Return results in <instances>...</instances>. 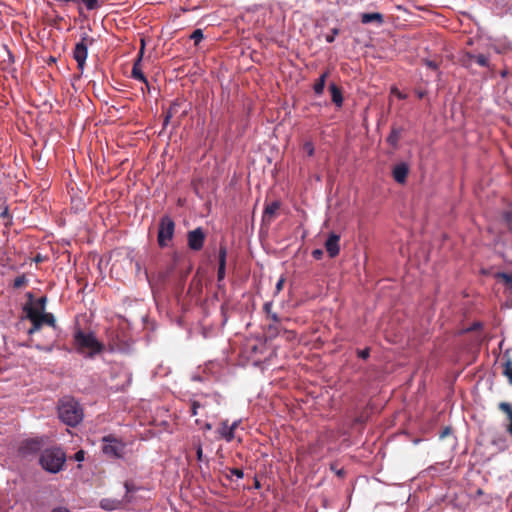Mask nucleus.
I'll use <instances>...</instances> for the list:
<instances>
[{
    "mask_svg": "<svg viewBox=\"0 0 512 512\" xmlns=\"http://www.w3.org/2000/svg\"><path fill=\"white\" fill-rule=\"evenodd\" d=\"M303 150L307 153L308 156H313L315 151L313 143L311 141H306L303 144Z\"/></svg>",
    "mask_w": 512,
    "mask_h": 512,
    "instance_id": "obj_30",
    "label": "nucleus"
},
{
    "mask_svg": "<svg viewBox=\"0 0 512 512\" xmlns=\"http://www.w3.org/2000/svg\"><path fill=\"white\" fill-rule=\"evenodd\" d=\"M226 256H227L226 247L224 245H220L219 255H218L219 266H218V271H217V280H218V282L223 281L224 278H225V274H226Z\"/></svg>",
    "mask_w": 512,
    "mask_h": 512,
    "instance_id": "obj_15",
    "label": "nucleus"
},
{
    "mask_svg": "<svg viewBox=\"0 0 512 512\" xmlns=\"http://www.w3.org/2000/svg\"><path fill=\"white\" fill-rule=\"evenodd\" d=\"M425 64L433 70H436L438 68V64L432 60H425Z\"/></svg>",
    "mask_w": 512,
    "mask_h": 512,
    "instance_id": "obj_43",
    "label": "nucleus"
},
{
    "mask_svg": "<svg viewBox=\"0 0 512 512\" xmlns=\"http://www.w3.org/2000/svg\"><path fill=\"white\" fill-rule=\"evenodd\" d=\"M201 407V404L198 401H192L190 407V413L192 416L197 415V410Z\"/></svg>",
    "mask_w": 512,
    "mask_h": 512,
    "instance_id": "obj_33",
    "label": "nucleus"
},
{
    "mask_svg": "<svg viewBox=\"0 0 512 512\" xmlns=\"http://www.w3.org/2000/svg\"><path fill=\"white\" fill-rule=\"evenodd\" d=\"M312 256L316 260H320L323 256V251L321 249H315L312 251Z\"/></svg>",
    "mask_w": 512,
    "mask_h": 512,
    "instance_id": "obj_39",
    "label": "nucleus"
},
{
    "mask_svg": "<svg viewBox=\"0 0 512 512\" xmlns=\"http://www.w3.org/2000/svg\"><path fill=\"white\" fill-rule=\"evenodd\" d=\"M461 62L463 64V66H465L467 68L471 67V65L474 62L481 67H487V68L490 67L489 57L485 54H473L471 52H466L463 55Z\"/></svg>",
    "mask_w": 512,
    "mask_h": 512,
    "instance_id": "obj_8",
    "label": "nucleus"
},
{
    "mask_svg": "<svg viewBox=\"0 0 512 512\" xmlns=\"http://www.w3.org/2000/svg\"><path fill=\"white\" fill-rule=\"evenodd\" d=\"M136 268L137 270H140V264L138 262L136 263Z\"/></svg>",
    "mask_w": 512,
    "mask_h": 512,
    "instance_id": "obj_53",
    "label": "nucleus"
},
{
    "mask_svg": "<svg viewBox=\"0 0 512 512\" xmlns=\"http://www.w3.org/2000/svg\"><path fill=\"white\" fill-rule=\"evenodd\" d=\"M196 456H197L198 461L203 460V449H202L201 444H198L196 447Z\"/></svg>",
    "mask_w": 512,
    "mask_h": 512,
    "instance_id": "obj_37",
    "label": "nucleus"
},
{
    "mask_svg": "<svg viewBox=\"0 0 512 512\" xmlns=\"http://www.w3.org/2000/svg\"><path fill=\"white\" fill-rule=\"evenodd\" d=\"M329 91L331 93V100L337 106L341 107L343 105V96L341 89L334 83L329 85Z\"/></svg>",
    "mask_w": 512,
    "mask_h": 512,
    "instance_id": "obj_18",
    "label": "nucleus"
},
{
    "mask_svg": "<svg viewBox=\"0 0 512 512\" xmlns=\"http://www.w3.org/2000/svg\"><path fill=\"white\" fill-rule=\"evenodd\" d=\"M37 318L39 319V321L42 322V324H46L54 329L57 328V325H56V320H55V317L52 313H43V314H38L37 313Z\"/></svg>",
    "mask_w": 512,
    "mask_h": 512,
    "instance_id": "obj_22",
    "label": "nucleus"
},
{
    "mask_svg": "<svg viewBox=\"0 0 512 512\" xmlns=\"http://www.w3.org/2000/svg\"><path fill=\"white\" fill-rule=\"evenodd\" d=\"M331 469H332L333 471H335V473H336L338 476H341V477H342V476L345 474V472H344V470H343V469L336 470V469H335V467H334L333 465L331 466Z\"/></svg>",
    "mask_w": 512,
    "mask_h": 512,
    "instance_id": "obj_47",
    "label": "nucleus"
},
{
    "mask_svg": "<svg viewBox=\"0 0 512 512\" xmlns=\"http://www.w3.org/2000/svg\"><path fill=\"white\" fill-rule=\"evenodd\" d=\"M272 302H266L264 304V311L266 312L267 314V317L270 318L273 322L275 323H279L280 322V318L278 317V315L276 313H274L271 309H272Z\"/></svg>",
    "mask_w": 512,
    "mask_h": 512,
    "instance_id": "obj_26",
    "label": "nucleus"
},
{
    "mask_svg": "<svg viewBox=\"0 0 512 512\" xmlns=\"http://www.w3.org/2000/svg\"><path fill=\"white\" fill-rule=\"evenodd\" d=\"M94 39L89 37L86 33L81 36L80 42L75 45L73 50V57L77 62L78 69L82 72L88 56V46L92 45Z\"/></svg>",
    "mask_w": 512,
    "mask_h": 512,
    "instance_id": "obj_6",
    "label": "nucleus"
},
{
    "mask_svg": "<svg viewBox=\"0 0 512 512\" xmlns=\"http://www.w3.org/2000/svg\"><path fill=\"white\" fill-rule=\"evenodd\" d=\"M26 297H27V299H28L27 303L34 304V302H35V301H34V296H33V294H32L31 292H28V293L26 294Z\"/></svg>",
    "mask_w": 512,
    "mask_h": 512,
    "instance_id": "obj_46",
    "label": "nucleus"
},
{
    "mask_svg": "<svg viewBox=\"0 0 512 512\" xmlns=\"http://www.w3.org/2000/svg\"><path fill=\"white\" fill-rule=\"evenodd\" d=\"M73 342L76 351L87 358H94L95 355L102 353L105 348L104 344L97 340L94 333H86L80 328L75 330Z\"/></svg>",
    "mask_w": 512,
    "mask_h": 512,
    "instance_id": "obj_1",
    "label": "nucleus"
},
{
    "mask_svg": "<svg viewBox=\"0 0 512 512\" xmlns=\"http://www.w3.org/2000/svg\"><path fill=\"white\" fill-rule=\"evenodd\" d=\"M231 475L236 476L239 479H242L244 477V472L242 469L239 468H230L229 469Z\"/></svg>",
    "mask_w": 512,
    "mask_h": 512,
    "instance_id": "obj_34",
    "label": "nucleus"
},
{
    "mask_svg": "<svg viewBox=\"0 0 512 512\" xmlns=\"http://www.w3.org/2000/svg\"><path fill=\"white\" fill-rule=\"evenodd\" d=\"M47 297L46 296H42L40 297L39 299H37L34 304H31V303H26L23 307V310L26 314L29 313V311H34L36 314H43L45 312V309H46V304H47Z\"/></svg>",
    "mask_w": 512,
    "mask_h": 512,
    "instance_id": "obj_14",
    "label": "nucleus"
},
{
    "mask_svg": "<svg viewBox=\"0 0 512 512\" xmlns=\"http://www.w3.org/2000/svg\"><path fill=\"white\" fill-rule=\"evenodd\" d=\"M278 324L279 323H275L273 322V324H269L268 327H267V334L270 336V337H275L279 334V327H278Z\"/></svg>",
    "mask_w": 512,
    "mask_h": 512,
    "instance_id": "obj_28",
    "label": "nucleus"
},
{
    "mask_svg": "<svg viewBox=\"0 0 512 512\" xmlns=\"http://www.w3.org/2000/svg\"><path fill=\"white\" fill-rule=\"evenodd\" d=\"M43 446L41 439H28L24 441L20 447V451L24 454H33L38 452Z\"/></svg>",
    "mask_w": 512,
    "mask_h": 512,
    "instance_id": "obj_13",
    "label": "nucleus"
},
{
    "mask_svg": "<svg viewBox=\"0 0 512 512\" xmlns=\"http://www.w3.org/2000/svg\"><path fill=\"white\" fill-rule=\"evenodd\" d=\"M190 38L194 40L195 45H198L199 42L204 38L203 32L201 29H196L191 34Z\"/></svg>",
    "mask_w": 512,
    "mask_h": 512,
    "instance_id": "obj_29",
    "label": "nucleus"
},
{
    "mask_svg": "<svg viewBox=\"0 0 512 512\" xmlns=\"http://www.w3.org/2000/svg\"><path fill=\"white\" fill-rule=\"evenodd\" d=\"M35 261H36V262H39V261H40V258H39V257H36Z\"/></svg>",
    "mask_w": 512,
    "mask_h": 512,
    "instance_id": "obj_57",
    "label": "nucleus"
},
{
    "mask_svg": "<svg viewBox=\"0 0 512 512\" xmlns=\"http://www.w3.org/2000/svg\"><path fill=\"white\" fill-rule=\"evenodd\" d=\"M101 507H102L103 509H105V510H112V509H114V507H113V506L109 505L108 500H103V501L101 502Z\"/></svg>",
    "mask_w": 512,
    "mask_h": 512,
    "instance_id": "obj_44",
    "label": "nucleus"
},
{
    "mask_svg": "<svg viewBox=\"0 0 512 512\" xmlns=\"http://www.w3.org/2000/svg\"><path fill=\"white\" fill-rule=\"evenodd\" d=\"M403 129L401 127L393 126L391 131L386 139L387 143L391 145L393 148L398 147L399 140L401 138Z\"/></svg>",
    "mask_w": 512,
    "mask_h": 512,
    "instance_id": "obj_17",
    "label": "nucleus"
},
{
    "mask_svg": "<svg viewBox=\"0 0 512 512\" xmlns=\"http://www.w3.org/2000/svg\"><path fill=\"white\" fill-rule=\"evenodd\" d=\"M447 433H448V429H446V430L444 431V433H443L442 437H443L445 434H447Z\"/></svg>",
    "mask_w": 512,
    "mask_h": 512,
    "instance_id": "obj_55",
    "label": "nucleus"
},
{
    "mask_svg": "<svg viewBox=\"0 0 512 512\" xmlns=\"http://www.w3.org/2000/svg\"><path fill=\"white\" fill-rule=\"evenodd\" d=\"M65 461L66 454L59 447L47 448L40 456L42 468L50 473H58L62 470Z\"/></svg>",
    "mask_w": 512,
    "mask_h": 512,
    "instance_id": "obj_3",
    "label": "nucleus"
},
{
    "mask_svg": "<svg viewBox=\"0 0 512 512\" xmlns=\"http://www.w3.org/2000/svg\"><path fill=\"white\" fill-rule=\"evenodd\" d=\"M206 235L201 227H198L187 234L188 247L193 251L203 248Z\"/></svg>",
    "mask_w": 512,
    "mask_h": 512,
    "instance_id": "obj_7",
    "label": "nucleus"
},
{
    "mask_svg": "<svg viewBox=\"0 0 512 512\" xmlns=\"http://www.w3.org/2000/svg\"><path fill=\"white\" fill-rule=\"evenodd\" d=\"M285 279L281 277L276 284V293H279L283 289Z\"/></svg>",
    "mask_w": 512,
    "mask_h": 512,
    "instance_id": "obj_42",
    "label": "nucleus"
},
{
    "mask_svg": "<svg viewBox=\"0 0 512 512\" xmlns=\"http://www.w3.org/2000/svg\"><path fill=\"white\" fill-rule=\"evenodd\" d=\"M498 277L501 278L506 284L512 285V274L499 273Z\"/></svg>",
    "mask_w": 512,
    "mask_h": 512,
    "instance_id": "obj_32",
    "label": "nucleus"
},
{
    "mask_svg": "<svg viewBox=\"0 0 512 512\" xmlns=\"http://www.w3.org/2000/svg\"><path fill=\"white\" fill-rule=\"evenodd\" d=\"M280 206V201H273L266 204L262 215V222L266 225H270L275 219Z\"/></svg>",
    "mask_w": 512,
    "mask_h": 512,
    "instance_id": "obj_11",
    "label": "nucleus"
},
{
    "mask_svg": "<svg viewBox=\"0 0 512 512\" xmlns=\"http://www.w3.org/2000/svg\"><path fill=\"white\" fill-rule=\"evenodd\" d=\"M145 90H147L149 92L150 91V87L148 88L147 86H145Z\"/></svg>",
    "mask_w": 512,
    "mask_h": 512,
    "instance_id": "obj_56",
    "label": "nucleus"
},
{
    "mask_svg": "<svg viewBox=\"0 0 512 512\" xmlns=\"http://www.w3.org/2000/svg\"><path fill=\"white\" fill-rule=\"evenodd\" d=\"M505 362L503 363V374L508 378L512 385V359L508 357V353L504 354Z\"/></svg>",
    "mask_w": 512,
    "mask_h": 512,
    "instance_id": "obj_23",
    "label": "nucleus"
},
{
    "mask_svg": "<svg viewBox=\"0 0 512 512\" xmlns=\"http://www.w3.org/2000/svg\"><path fill=\"white\" fill-rule=\"evenodd\" d=\"M237 426H238V422H234V423H232V425H230V426H229V428H230L233 432H235V429L237 428Z\"/></svg>",
    "mask_w": 512,
    "mask_h": 512,
    "instance_id": "obj_50",
    "label": "nucleus"
},
{
    "mask_svg": "<svg viewBox=\"0 0 512 512\" xmlns=\"http://www.w3.org/2000/svg\"><path fill=\"white\" fill-rule=\"evenodd\" d=\"M175 232V222L173 219L164 215L159 222V229L157 235V242L160 247H166L168 243L173 239Z\"/></svg>",
    "mask_w": 512,
    "mask_h": 512,
    "instance_id": "obj_4",
    "label": "nucleus"
},
{
    "mask_svg": "<svg viewBox=\"0 0 512 512\" xmlns=\"http://www.w3.org/2000/svg\"><path fill=\"white\" fill-rule=\"evenodd\" d=\"M59 418L68 426L75 427L83 419V409L72 397H64L58 405Z\"/></svg>",
    "mask_w": 512,
    "mask_h": 512,
    "instance_id": "obj_2",
    "label": "nucleus"
},
{
    "mask_svg": "<svg viewBox=\"0 0 512 512\" xmlns=\"http://www.w3.org/2000/svg\"><path fill=\"white\" fill-rule=\"evenodd\" d=\"M26 317L31 322V328L28 330V334L33 335L34 333L39 332L41 330L43 324L37 318V314L31 310V311H29L28 314H26Z\"/></svg>",
    "mask_w": 512,
    "mask_h": 512,
    "instance_id": "obj_16",
    "label": "nucleus"
},
{
    "mask_svg": "<svg viewBox=\"0 0 512 512\" xmlns=\"http://www.w3.org/2000/svg\"><path fill=\"white\" fill-rule=\"evenodd\" d=\"M357 354H358V357H360V358L365 360L370 355V349L369 348H365L363 350H358Z\"/></svg>",
    "mask_w": 512,
    "mask_h": 512,
    "instance_id": "obj_35",
    "label": "nucleus"
},
{
    "mask_svg": "<svg viewBox=\"0 0 512 512\" xmlns=\"http://www.w3.org/2000/svg\"><path fill=\"white\" fill-rule=\"evenodd\" d=\"M9 216V210L8 208L6 207L1 213H0V217L1 218H7Z\"/></svg>",
    "mask_w": 512,
    "mask_h": 512,
    "instance_id": "obj_48",
    "label": "nucleus"
},
{
    "mask_svg": "<svg viewBox=\"0 0 512 512\" xmlns=\"http://www.w3.org/2000/svg\"><path fill=\"white\" fill-rule=\"evenodd\" d=\"M220 436L224 438L227 442H230L234 439V432L229 428L227 422H223L221 427L218 430Z\"/></svg>",
    "mask_w": 512,
    "mask_h": 512,
    "instance_id": "obj_24",
    "label": "nucleus"
},
{
    "mask_svg": "<svg viewBox=\"0 0 512 512\" xmlns=\"http://www.w3.org/2000/svg\"><path fill=\"white\" fill-rule=\"evenodd\" d=\"M329 76V71H325L321 74V76L315 82L313 89L315 94L320 95L323 93L325 88L326 79Z\"/></svg>",
    "mask_w": 512,
    "mask_h": 512,
    "instance_id": "obj_21",
    "label": "nucleus"
},
{
    "mask_svg": "<svg viewBox=\"0 0 512 512\" xmlns=\"http://www.w3.org/2000/svg\"><path fill=\"white\" fill-rule=\"evenodd\" d=\"M340 33V30L338 28H333L331 29V33L330 34H327L325 36V40L328 42V43H332L334 42L335 40V37Z\"/></svg>",
    "mask_w": 512,
    "mask_h": 512,
    "instance_id": "obj_31",
    "label": "nucleus"
},
{
    "mask_svg": "<svg viewBox=\"0 0 512 512\" xmlns=\"http://www.w3.org/2000/svg\"><path fill=\"white\" fill-rule=\"evenodd\" d=\"M143 53H144V44H142L141 50H140L137 58L134 61L132 71H131V76H132V78L143 82L145 84V86H147L149 88L148 80H147L146 76L144 75V73L142 72V68H141Z\"/></svg>",
    "mask_w": 512,
    "mask_h": 512,
    "instance_id": "obj_9",
    "label": "nucleus"
},
{
    "mask_svg": "<svg viewBox=\"0 0 512 512\" xmlns=\"http://www.w3.org/2000/svg\"><path fill=\"white\" fill-rule=\"evenodd\" d=\"M391 92L396 95V97H398L399 99H405L406 98V95L403 94L402 92H400L397 88H392Z\"/></svg>",
    "mask_w": 512,
    "mask_h": 512,
    "instance_id": "obj_41",
    "label": "nucleus"
},
{
    "mask_svg": "<svg viewBox=\"0 0 512 512\" xmlns=\"http://www.w3.org/2000/svg\"><path fill=\"white\" fill-rule=\"evenodd\" d=\"M182 105V102L175 101L173 102L168 110L166 111L165 118H164V125L166 126L169 122V120L178 112V108Z\"/></svg>",
    "mask_w": 512,
    "mask_h": 512,
    "instance_id": "obj_25",
    "label": "nucleus"
},
{
    "mask_svg": "<svg viewBox=\"0 0 512 512\" xmlns=\"http://www.w3.org/2000/svg\"><path fill=\"white\" fill-rule=\"evenodd\" d=\"M505 219L509 223L512 219V216L509 213H505Z\"/></svg>",
    "mask_w": 512,
    "mask_h": 512,
    "instance_id": "obj_52",
    "label": "nucleus"
},
{
    "mask_svg": "<svg viewBox=\"0 0 512 512\" xmlns=\"http://www.w3.org/2000/svg\"><path fill=\"white\" fill-rule=\"evenodd\" d=\"M508 73H509L508 70H502L500 75H501V77L505 78L508 75Z\"/></svg>",
    "mask_w": 512,
    "mask_h": 512,
    "instance_id": "obj_51",
    "label": "nucleus"
},
{
    "mask_svg": "<svg viewBox=\"0 0 512 512\" xmlns=\"http://www.w3.org/2000/svg\"><path fill=\"white\" fill-rule=\"evenodd\" d=\"M52 512H70V511L64 507H58V508H54Z\"/></svg>",
    "mask_w": 512,
    "mask_h": 512,
    "instance_id": "obj_49",
    "label": "nucleus"
},
{
    "mask_svg": "<svg viewBox=\"0 0 512 512\" xmlns=\"http://www.w3.org/2000/svg\"><path fill=\"white\" fill-rule=\"evenodd\" d=\"M85 452L83 450H79L75 453L74 459L78 462H81L84 460Z\"/></svg>",
    "mask_w": 512,
    "mask_h": 512,
    "instance_id": "obj_38",
    "label": "nucleus"
},
{
    "mask_svg": "<svg viewBox=\"0 0 512 512\" xmlns=\"http://www.w3.org/2000/svg\"><path fill=\"white\" fill-rule=\"evenodd\" d=\"M339 242H340L339 235H337L335 233H331L328 236V238L325 242V249H326L329 257L334 258L339 254V252H340Z\"/></svg>",
    "mask_w": 512,
    "mask_h": 512,
    "instance_id": "obj_12",
    "label": "nucleus"
},
{
    "mask_svg": "<svg viewBox=\"0 0 512 512\" xmlns=\"http://www.w3.org/2000/svg\"><path fill=\"white\" fill-rule=\"evenodd\" d=\"M35 347H36V349H38L40 351H45V352H51L53 349L52 345L43 346L41 344H36Z\"/></svg>",
    "mask_w": 512,
    "mask_h": 512,
    "instance_id": "obj_36",
    "label": "nucleus"
},
{
    "mask_svg": "<svg viewBox=\"0 0 512 512\" xmlns=\"http://www.w3.org/2000/svg\"><path fill=\"white\" fill-rule=\"evenodd\" d=\"M495 50L498 52V53H501V52H505V51H509V50H512V47L510 44L508 45H505L502 49L498 48L497 46H495Z\"/></svg>",
    "mask_w": 512,
    "mask_h": 512,
    "instance_id": "obj_45",
    "label": "nucleus"
},
{
    "mask_svg": "<svg viewBox=\"0 0 512 512\" xmlns=\"http://www.w3.org/2000/svg\"><path fill=\"white\" fill-rule=\"evenodd\" d=\"M174 267L171 266L166 272L159 273V278L162 281H165L168 275L173 271Z\"/></svg>",
    "mask_w": 512,
    "mask_h": 512,
    "instance_id": "obj_40",
    "label": "nucleus"
},
{
    "mask_svg": "<svg viewBox=\"0 0 512 512\" xmlns=\"http://www.w3.org/2000/svg\"><path fill=\"white\" fill-rule=\"evenodd\" d=\"M498 408L507 415L509 423L506 425V432L512 436V406L507 402H500Z\"/></svg>",
    "mask_w": 512,
    "mask_h": 512,
    "instance_id": "obj_19",
    "label": "nucleus"
},
{
    "mask_svg": "<svg viewBox=\"0 0 512 512\" xmlns=\"http://www.w3.org/2000/svg\"><path fill=\"white\" fill-rule=\"evenodd\" d=\"M410 167L406 162L396 164L392 169V177L398 184H405Z\"/></svg>",
    "mask_w": 512,
    "mask_h": 512,
    "instance_id": "obj_10",
    "label": "nucleus"
},
{
    "mask_svg": "<svg viewBox=\"0 0 512 512\" xmlns=\"http://www.w3.org/2000/svg\"><path fill=\"white\" fill-rule=\"evenodd\" d=\"M102 451L105 455L114 458H121L125 453L126 445L113 435L104 436Z\"/></svg>",
    "mask_w": 512,
    "mask_h": 512,
    "instance_id": "obj_5",
    "label": "nucleus"
},
{
    "mask_svg": "<svg viewBox=\"0 0 512 512\" xmlns=\"http://www.w3.org/2000/svg\"><path fill=\"white\" fill-rule=\"evenodd\" d=\"M206 429H211V425L210 424H206Z\"/></svg>",
    "mask_w": 512,
    "mask_h": 512,
    "instance_id": "obj_54",
    "label": "nucleus"
},
{
    "mask_svg": "<svg viewBox=\"0 0 512 512\" xmlns=\"http://www.w3.org/2000/svg\"><path fill=\"white\" fill-rule=\"evenodd\" d=\"M361 22L363 24H368L371 22H376L378 25L383 24L384 17L381 13L375 12V13H363L361 14Z\"/></svg>",
    "mask_w": 512,
    "mask_h": 512,
    "instance_id": "obj_20",
    "label": "nucleus"
},
{
    "mask_svg": "<svg viewBox=\"0 0 512 512\" xmlns=\"http://www.w3.org/2000/svg\"><path fill=\"white\" fill-rule=\"evenodd\" d=\"M27 284H28V279L25 274H22V275L17 276L14 279L12 287L14 289H20V288L25 287Z\"/></svg>",
    "mask_w": 512,
    "mask_h": 512,
    "instance_id": "obj_27",
    "label": "nucleus"
}]
</instances>
